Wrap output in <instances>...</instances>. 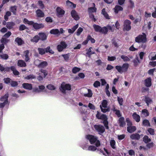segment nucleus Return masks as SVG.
<instances>
[{"mask_svg": "<svg viewBox=\"0 0 156 156\" xmlns=\"http://www.w3.org/2000/svg\"><path fill=\"white\" fill-rule=\"evenodd\" d=\"M9 69L10 68L8 67L5 68L2 65L0 64V70L2 72L4 71L5 70H7V69L9 70Z\"/></svg>", "mask_w": 156, "mask_h": 156, "instance_id": "57", "label": "nucleus"}, {"mask_svg": "<svg viewBox=\"0 0 156 156\" xmlns=\"http://www.w3.org/2000/svg\"><path fill=\"white\" fill-rule=\"evenodd\" d=\"M94 128L99 134L102 133L105 131L104 127L101 125H95L94 126Z\"/></svg>", "mask_w": 156, "mask_h": 156, "instance_id": "10", "label": "nucleus"}, {"mask_svg": "<svg viewBox=\"0 0 156 156\" xmlns=\"http://www.w3.org/2000/svg\"><path fill=\"white\" fill-rule=\"evenodd\" d=\"M135 41L138 43H144L147 41L146 36L144 33H143L142 34L139 35L135 38Z\"/></svg>", "mask_w": 156, "mask_h": 156, "instance_id": "4", "label": "nucleus"}, {"mask_svg": "<svg viewBox=\"0 0 156 156\" xmlns=\"http://www.w3.org/2000/svg\"><path fill=\"white\" fill-rule=\"evenodd\" d=\"M3 80L4 82L6 84H8L11 82L10 79L9 78H5Z\"/></svg>", "mask_w": 156, "mask_h": 156, "instance_id": "63", "label": "nucleus"}, {"mask_svg": "<svg viewBox=\"0 0 156 156\" xmlns=\"http://www.w3.org/2000/svg\"><path fill=\"white\" fill-rule=\"evenodd\" d=\"M129 66V64L126 63L123 64L122 66H116L115 68L119 73H122L126 72Z\"/></svg>", "mask_w": 156, "mask_h": 156, "instance_id": "5", "label": "nucleus"}, {"mask_svg": "<svg viewBox=\"0 0 156 156\" xmlns=\"http://www.w3.org/2000/svg\"><path fill=\"white\" fill-rule=\"evenodd\" d=\"M47 88L49 90H54L56 89V87L54 85L50 84L46 86Z\"/></svg>", "mask_w": 156, "mask_h": 156, "instance_id": "29", "label": "nucleus"}, {"mask_svg": "<svg viewBox=\"0 0 156 156\" xmlns=\"http://www.w3.org/2000/svg\"><path fill=\"white\" fill-rule=\"evenodd\" d=\"M108 31V28L107 27H105L102 28L101 27V30L100 33H101L105 34L107 33Z\"/></svg>", "mask_w": 156, "mask_h": 156, "instance_id": "39", "label": "nucleus"}, {"mask_svg": "<svg viewBox=\"0 0 156 156\" xmlns=\"http://www.w3.org/2000/svg\"><path fill=\"white\" fill-rule=\"evenodd\" d=\"M67 46V44L65 42L62 41L60 44L57 46V49L59 51H62Z\"/></svg>", "mask_w": 156, "mask_h": 156, "instance_id": "13", "label": "nucleus"}, {"mask_svg": "<svg viewBox=\"0 0 156 156\" xmlns=\"http://www.w3.org/2000/svg\"><path fill=\"white\" fill-rule=\"evenodd\" d=\"M155 52H151L150 53L148 56L149 59L151 60H156V54Z\"/></svg>", "mask_w": 156, "mask_h": 156, "instance_id": "22", "label": "nucleus"}, {"mask_svg": "<svg viewBox=\"0 0 156 156\" xmlns=\"http://www.w3.org/2000/svg\"><path fill=\"white\" fill-rule=\"evenodd\" d=\"M102 13L106 19H110V17L105 10H102Z\"/></svg>", "mask_w": 156, "mask_h": 156, "instance_id": "45", "label": "nucleus"}, {"mask_svg": "<svg viewBox=\"0 0 156 156\" xmlns=\"http://www.w3.org/2000/svg\"><path fill=\"white\" fill-rule=\"evenodd\" d=\"M96 117L98 119H101L103 121V123L106 129H108L109 128L108 126V122L106 116L104 114H101L98 111H97Z\"/></svg>", "mask_w": 156, "mask_h": 156, "instance_id": "1", "label": "nucleus"}, {"mask_svg": "<svg viewBox=\"0 0 156 156\" xmlns=\"http://www.w3.org/2000/svg\"><path fill=\"white\" fill-rule=\"evenodd\" d=\"M96 146H94L93 145H90L88 147L87 150L91 151H95L96 150L97 148Z\"/></svg>", "mask_w": 156, "mask_h": 156, "instance_id": "40", "label": "nucleus"}, {"mask_svg": "<svg viewBox=\"0 0 156 156\" xmlns=\"http://www.w3.org/2000/svg\"><path fill=\"white\" fill-rule=\"evenodd\" d=\"M18 66L23 67H25L26 64L24 61L22 60H19L18 62Z\"/></svg>", "mask_w": 156, "mask_h": 156, "instance_id": "25", "label": "nucleus"}, {"mask_svg": "<svg viewBox=\"0 0 156 156\" xmlns=\"http://www.w3.org/2000/svg\"><path fill=\"white\" fill-rule=\"evenodd\" d=\"M22 86L24 89L30 90L32 89V86L31 84L28 83H25L22 84Z\"/></svg>", "mask_w": 156, "mask_h": 156, "instance_id": "15", "label": "nucleus"}, {"mask_svg": "<svg viewBox=\"0 0 156 156\" xmlns=\"http://www.w3.org/2000/svg\"><path fill=\"white\" fill-rule=\"evenodd\" d=\"M118 122L120 126L121 127H123L126 125L124 118L123 117H120L118 121Z\"/></svg>", "mask_w": 156, "mask_h": 156, "instance_id": "16", "label": "nucleus"}, {"mask_svg": "<svg viewBox=\"0 0 156 156\" xmlns=\"http://www.w3.org/2000/svg\"><path fill=\"white\" fill-rule=\"evenodd\" d=\"M10 84L12 87H15L18 85V83L15 81H11L10 82Z\"/></svg>", "mask_w": 156, "mask_h": 156, "instance_id": "56", "label": "nucleus"}, {"mask_svg": "<svg viewBox=\"0 0 156 156\" xmlns=\"http://www.w3.org/2000/svg\"><path fill=\"white\" fill-rule=\"evenodd\" d=\"M83 30V29L81 27H79L78 29L77 30V32H76V35L77 36H79L81 33L82 32Z\"/></svg>", "mask_w": 156, "mask_h": 156, "instance_id": "52", "label": "nucleus"}, {"mask_svg": "<svg viewBox=\"0 0 156 156\" xmlns=\"http://www.w3.org/2000/svg\"><path fill=\"white\" fill-rule=\"evenodd\" d=\"M80 70V69L77 67H75L72 69V72L74 73H76L79 72Z\"/></svg>", "mask_w": 156, "mask_h": 156, "instance_id": "50", "label": "nucleus"}, {"mask_svg": "<svg viewBox=\"0 0 156 156\" xmlns=\"http://www.w3.org/2000/svg\"><path fill=\"white\" fill-rule=\"evenodd\" d=\"M145 101L147 105H148L149 104H151L152 102L151 99L149 98H146Z\"/></svg>", "mask_w": 156, "mask_h": 156, "instance_id": "54", "label": "nucleus"}, {"mask_svg": "<svg viewBox=\"0 0 156 156\" xmlns=\"http://www.w3.org/2000/svg\"><path fill=\"white\" fill-rule=\"evenodd\" d=\"M1 42L3 44H6V43L8 42L9 41V40L5 38L4 37H2L1 39Z\"/></svg>", "mask_w": 156, "mask_h": 156, "instance_id": "48", "label": "nucleus"}, {"mask_svg": "<svg viewBox=\"0 0 156 156\" xmlns=\"http://www.w3.org/2000/svg\"><path fill=\"white\" fill-rule=\"evenodd\" d=\"M131 22L129 20H125L124 23L123 30L127 31L129 30L131 28L130 26Z\"/></svg>", "mask_w": 156, "mask_h": 156, "instance_id": "8", "label": "nucleus"}, {"mask_svg": "<svg viewBox=\"0 0 156 156\" xmlns=\"http://www.w3.org/2000/svg\"><path fill=\"white\" fill-rule=\"evenodd\" d=\"M147 131L151 135H154V130L151 128H148Z\"/></svg>", "mask_w": 156, "mask_h": 156, "instance_id": "55", "label": "nucleus"}, {"mask_svg": "<svg viewBox=\"0 0 156 156\" xmlns=\"http://www.w3.org/2000/svg\"><path fill=\"white\" fill-rule=\"evenodd\" d=\"M110 145L111 147L114 149L116 148L115 141L114 140H111L110 141Z\"/></svg>", "mask_w": 156, "mask_h": 156, "instance_id": "37", "label": "nucleus"}, {"mask_svg": "<svg viewBox=\"0 0 156 156\" xmlns=\"http://www.w3.org/2000/svg\"><path fill=\"white\" fill-rule=\"evenodd\" d=\"M48 65V63L46 61H41L39 67L40 68H44Z\"/></svg>", "mask_w": 156, "mask_h": 156, "instance_id": "32", "label": "nucleus"}, {"mask_svg": "<svg viewBox=\"0 0 156 156\" xmlns=\"http://www.w3.org/2000/svg\"><path fill=\"white\" fill-rule=\"evenodd\" d=\"M121 58L124 61L127 62L129 61L130 59L127 56L122 55L121 56Z\"/></svg>", "mask_w": 156, "mask_h": 156, "instance_id": "51", "label": "nucleus"}, {"mask_svg": "<svg viewBox=\"0 0 156 156\" xmlns=\"http://www.w3.org/2000/svg\"><path fill=\"white\" fill-rule=\"evenodd\" d=\"M59 32V31L57 29H53L51 30L50 31V33L53 34H58Z\"/></svg>", "mask_w": 156, "mask_h": 156, "instance_id": "43", "label": "nucleus"}, {"mask_svg": "<svg viewBox=\"0 0 156 156\" xmlns=\"http://www.w3.org/2000/svg\"><path fill=\"white\" fill-rule=\"evenodd\" d=\"M142 115L144 116H147L149 115V113L148 112V111L146 109H144L142 110Z\"/></svg>", "mask_w": 156, "mask_h": 156, "instance_id": "42", "label": "nucleus"}, {"mask_svg": "<svg viewBox=\"0 0 156 156\" xmlns=\"http://www.w3.org/2000/svg\"><path fill=\"white\" fill-rule=\"evenodd\" d=\"M102 105H100V107L101 108V111L103 112H105L108 111V108H105L107 107V102L106 100H104L102 103Z\"/></svg>", "mask_w": 156, "mask_h": 156, "instance_id": "11", "label": "nucleus"}, {"mask_svg": "<svg viewBox=\"0 0 156 156\" xmlns=\"http://www.w3.org/2000/svg\"><path fill=\"white\" fill-rule=\"evenodd\" d=\"M86 138L89 140L91 144H93L95 143L97 147H98L100 145V141L98 140V138L96 136L89 135L86 136Z\"/></svg>", "mask_w": 156, "mask_h": 156, "instance_id": "3", "label": "nucleus"}, {"mask_svg": "<svg viewBox=\"0 0 156 156\" xmlns=\"http://www.w3.org/2000/svg\"><path fill=\"white\" fill-rule=\"evenodd\" d=\"M87 90L88 93L84 94V96L85 97L88 98L91 97L93 95V93L92 90L90 89H88Z\"/></svg>", "mask_w": 156, "mask_h": 156, "instance_id": "24", "label": "nucleus"}, {"mask_svg": "<svg viewBox=\"0 0 156 156\" xmlns=\"http://www.w3.org/2000/svg\"><path fill=\"white\" fill-rule=\"evenodd\" d=\"M8 95L6 94L3 96L1 99V101L3 102L0 104V108H3L5 105L8 103Z\"/></svg>", "mask_w": 156, "mask_h": 156, "instance_id": "7", "label": "nucleus"}, {"mask_svg": "<svg viewBox=\"0 0 156 156\" xmlns=\"http://www.w3.org/2000/svg\"><path fill=\"white\" fill-rule=\"evenodd\" d=\"M117 100L120 105H122V102H123V98H120L118 97H117Z\"/></svg>", "mask_w": 156, "mask_h": 156, "instance_id": "59", "label": "nucleus"}, {"mask_svg": "<svg viewBox=\"0 0 156 156\" xmlns=\"http://www.w3.org/2000/svg\"><path fill=\"white\" fill-rule=\"evenodd\" d=\"M71 14L72 17L76 20H79L80 17L78 13L75 10H72Z\"/></svg>", "mask_w": 156, "mask_h": 156, "instance_id": "14", "label": "nucleus"}, {"mask_svg": "<svg viewBox=\"0 0 156 156\" xmlns=\"http://www.w3.org/2000/svg\"><path fill=\"white\" fill-rule=\"evenodd\" d=\"M39 39L42 41H44L46 39L47 36L44 33H39L38 34Z\"/></svg>", "mask_w": 156, "mask_h": 156, "instance_id": "26", "label": "nucleus"}, {"mask_svg": "<svg viewBox=\"0 0 156 156\" xmlns=\"http://www.w3.org/2000/svg\"><path fill=\"white\" fill-rule=\"evenodd\" d=\"M11 69L13 72V74L16 76L18 75L19 73V72L16 69V68L14 66H12L10 68Z\"/></svg>", "mask_w": 156, "mask_h": 156, "instance_id": "27", "label": "nucleus"}, {"mask_svg": "<svg viewBox=\"0 0 156 156\" xmlns=\"http://www.w3.org/2000/svg\"><path fill=\"white\" fill-rule=\"evenodd\" d=\"M38 50L39 53L41 55H43L45 52V49L41 48H38Z\"/></svg>", "mask_w": 156, "mask_h": 156, "instance_id": "47", "label": "nucleus"}, {"mask_svg": "<svg viewBox=\"0 0 156 156\" xmlns=\"http://www.w3.org/2000/svg\"><path fill=\"white\" fill-rule=\"evenodd\" d=\"M79 25L78 24H76L74 26L72 29H69L68 30L69 33L73 34L75 31V30L78 28Z\"/></svg>", "mask_w": 156, "mask_h": 156, "instance_id": "21", "label": "nucleus"}, {"mask_svg": "<svg viewBox=\"0 0 156 156\" xmlns=\"http://www.w3.org/2000/svg\"><path fill=\"white\" fill-rule=\"evenodd\" d=\"M36 78L35 76L33 74L29 75L24 77L25 79H27V80L33 79H34Z\"/></svg>", "mask_w": 156, "mask_h": 156, "instance_id": "41", "label": "nucleus"}, {"mask_svg": "<svg viewBox=\"0 0 156 156\" xmlns=\"http://www.w3.org/2000/svg\"><path fill=\"white\" fill-rule=\"evenodd\" d=\"M16 42L19 45H21L23 43V41L21 38L17 37L15 40Z\"/></svg>", "mask_w": 156, "mask_h": 156, "instance_id": "33", "label": "nucleus"}, {"mask_svg": "<svg viewBox=\"0 0 156 156\" xmlns=\"http://www.w3.org/2000/svg\"><path fill=\"white\" fill-rule=\"evenodd\" d=\"M130 137L133 140H139L140 138V136L138 134L135 133L131 135Z\"/></svg>", "mask_w": 156, "mask_h": 156, "instance_id": "23", "label": "nucleus"}, {"mask_svg": "<svg viewBox=\"0 0 156 156\" xmlns=\"http://www.w3.org/2000/svg\"><path fill=\"white\" fill-rule=\"evenodd\" d=\"M100 151L103 154V155L105 156H110L111 155V154L108 153L107 150L105 148L103 150L100 149Z\"/></svg>", "mask_w": 156, "mask_h": 156, "instance_id": "28", "label": "nucleus"}, {"mask_svg": "<svg viewBox=\"0 0 156 156\" xmlns=\"http://www.w3.org/2000/svg\"><path fill=\"white\" fill-rule=\"evenodd\" d=\"M116 58L115 56H108V60L109 61H113L116 59Z\"/></svg>", "mask_w": 156, "mask_h": 156, "instance_id": "64", "label": "nucleus"}, {"mask_svg": "<svg viewBox=\"0 0 156 156\" xmlns=\"http://www.w3.org/2000/svg\"><path fill=\"white\" fill-rule=\"evenodd\" d=\"M112 44L115 47L117 48L118 47L119 45V44L117 43V41L114 40L112 41Z\"/></svg>", "mask_w": 156, "mask_h": 156, "instance_id": "62", "label": "nucleus"}, {"mask_svg": "<svg viewBox=\"0 0 156 156\" xmlns=\"http://www.w3.org/2000/svg\"><path fill=\"white\" fill-rule=\"evenodd\" d=\"M32 25L35 29H38L43 28L44 27V25L42 24H38L37 23H34V22Z\"/></svg>", "mask_w": 156, "mask_h": 156, "instance_id": "18", "label": "nucleus"}, {"mask_svg": "<svg viewBox=\"0 0 156 156\" xmlns=\"http://www.w3.org/2000/svg\"><path fill=\"white\" fill-rule=\"evenodd\" d=\"M151 141V139L149 137L145 135L143 137V141L145 143H148L150 142Z\"/></svg>", "mask_w": 156, "mask_h": 156, "instance_id": "35", "label": "nucleus"}, {"mask_svg": "<svg viewBox=\"0 0 156 156\" xmlns=\"http://www.w3.org/2000/svg\"><path fill=\"white\" fill-rule=\"evenodd\" d=\"M87 39L88 41H90L92 43H94L95 42V40L94 39L92 38L90 35H88L87 36Z\"/></svg>", "mask_w": 156, "mask_h": 156, "instance_id": "60", "label": "nucleus"}, {"mask_svg": "<svg viewBox=\"0 0 156 156\" xmlns=\"http://www.w3.org/2000/svg\"><path fill=\"white\" fill-rule=\"evenodd\" d=\"M11 15V12L9 11H8L5 16L4 18L5 21H7L8 19V17L10 16Z\"/></svg>", "mask_w": 156, "mask_h": 156, "instance_id": "53", "label": "nucleus"}, {"mask_svg": "<svg viewBox=\"0 0 156 156\" xmlns=\"http://www.w3.org/2000/svg\"><path fill=\"white\" fill-rule=\"evenodd\" d=\"M66 3L67 6L71 9H73L76 8V5L73 4V2L67 0L66 1Z\"/></svg>", "mask_w": 156, "mask_h": 156, "instance_id": "17", "label": "nucleus"}, {"mask_svg": "<svg viewBox=\"0 0 156 156\" xmlns=\"http://www.w3.org/2000/svg\"><path fill=\"white\" fill-rule=\"evenodd\" d=\"M143 124L144 126H150V124L149 121L147 119H144L143 122Z\"/></svg>", "mask_w": 156, "mask_h": 156, "instance_id": "44", "label": "nucleus"}, {"mask_svg": "<svg viewBox=\"0 0 156 156\" xmlns=\"http://www.w3.org/2000/svg\"><path fill=\"white\" fill-rule=\"evenodd\" d=\"M92 49V47H90L88 50V52L87 53V54L89 55V56H90L91 55L94 53V52L91 51V49Z\"/></svg>", "mask_w": 156, "mask_h": 156, "instance_id": "61", "label": "nucleus"}, {"mask_svg": "<svg viewBox=\"0 0 156 156\" xmlns=\"http://www.w3.org/2000/svg\"><path fill=\"white\" fill-rule=\"evenodd\" d=\"M107 27L108 28V30H109L111 32H113L114 30L115 26L114 25H113L112 26H111L110 25H108L107 26Z\"/></svg>", "mask_w": 156, "mask_h": 156, "instance_id": "49", "label": "nucleus"}, {"mask_svg": "<svg viewBox=\"0 0 156 156\" xmlns=\"http://www.w3.org/2000/svg\"><path fill=\"white\" fill-rule=\"evenodd\" d=\"M30 55L31 54L30 53L29 51L26 50L23 52L22 56L26 62H29L30 61Z\"/></svg>", "mask_w": 156, "mask_h": 156, "instance_id": "9", "label": "nucleus"}, {"mask_svg": "<svg viewBox=\"0 0 156 156\" xmlns=\"http://www.w3.org/2000/svg\"><path fill=\"white\" fill-rule=\"evenodd\" d=\"M144 83L145 86L147 87H150L151 85V79L150 78H148L144 80Z\"/></svg>", "mask_w": 156, "mask_h": 156, "instance_id": "20", "label": "nucleus"}, {"mask_svg": "<svg viewBox=\"0 0 156 156\" xmlns=\"http://www.w3.org/2000/svg\"><path fill=\"white\" fill-rule=\"evenodd\" d=\"M57 15L58 17L62 16L65 13L64 10H56Z\"/></svg>", "mask_w": 156, "mask_h": 156, "instance_id": "34", "label": "nucleus"}, {"mask_svg": "<svg viewBox=\"0 0 156 156\" xmlns=\"http://www.w3.org/2000/svg\"><path fill=\"white\" fill-rule=\"evenodd\" d=\"M23 23L25 24H27L29 25H32L33 24V21H28L27 19L24 18L23 20Z\"/></svg>", "mask_w": 156, "mask_h": 156, "instance_id": "46", "label": "nucleus"}, {"mask_svg": "<svg viewBox=\"0 0 156 156\" xmlns=\"http://www.w3.org/2000/svg\"><path fill=\"white\" fill-rule=\"evenodd\" d=\"M36 13L37 16L38 17H43L44 16V14L42 10H36Z\"/></svg>", "mask_w": 156, "mask_h": 156, "instance_id": "31", "label": "nucleus"}, {"mask_svg": "<svg viewBox=\"0 0 156 156\" xmlns=\"http://www.w3.org/2000/svg\"><path fill=\"white\" fill-rule=\"evenodd\" d=\"M45 89V87L43 85H39L38 87H36L33 88V91L36 93H39L43 92Z\"/></svg>", "mask_w": 156, "mask_h": 156, "instance_id": "12", "label": "nucleus"}, {"mask_svg": "<svg viewBox=\"0 0 156 156\" xmlns=\"http://www.w3.org/2000/svg\"><path fill=\"white\" fill-rule=\"evenodd\" d=\"M71 89V85L69 83L63 82L61 85L59 89L61 92L64 94H66L68 91H70Z\"/></svg>", "mask_w": 156, "mask_h": 156, "instance_id": "2", "label": "nucleus"}, {"mask_svg": "<svg viewBox=\"0 0 156 156\" xmlns=\"http://www.w3.org/2000/svg\"><path fill=\"white\" fill-rule=\"evenodd\" d=\"M93 86L95 87H98L100 86V83L99 81H96L94 82L93 84Z\"/></svg>", "mask_w": 156, "mask_h": 156, "instance_id": "58", "label": "nucleus"}, {"mask_svg": "<svg viewBox=\"0 0 156 156\" xmlns=\"http://www.w3.org/2000/svg\"><path fill=\"white\" fill-rule=\"evenodd\" d=\"M39 39V38L38 35H36L34 37L31 38V41L32 42H34L35 43L37 42Z\"/></svg>", "mask_w": 156, "mask_h": 156, "instance_id": "38", "label": "nucleus"}, {"mask_svg": "<svg viewBox=\"0 0 156 156\" xmlns=\"http://www.w3.org/2000/svg\"><path fill=\"white\" fill-rule=\"evenodd\" d=\"M15 23L13 22H9L7 23L6 27L9 29H11L14 26Z\"/></svg>", "mask_w": 156, "mask_h": 156, "instance_id": "36", "label": "nucleus"}, {"mask_svg": "<svg viewBox=\"0 0 156 156\" xmlns=\"http://www.w3.org/2000/svg\"><path fill=\"white\" fill-rule=\"evenodd\" d=\"M126 121L128 126L127 130L129 132L132 133L136 130V127L134 126H132V123L129 118H126Z\"/></svg>", "mask_w": 156, "mask_h": 156, "instance_id": "6", "label": "nucleus"}, {"mask_svg": "<svg viewBox=\"0 0 156 156\" xmlns=\"http://www.w3.org/2000/svg\"><path fill=\"white\" fill-rule=\"evenodd\" d=\"M93 27L95 31L100 32L101 30V27L100 26L98 25L94 24L93 25Z\"/></svg>", "mask_w": 156, "mask_h": 156, "instance_id": "30", "label": "nucleus"}, {"mask_svg": "<svg viewBox=\"0 0 156 156\" xmlns=\"http://www.w3.org/2000/svg\"><path fill=\"white\" fill-rule=\"evenodd\" d=\"M132 117L136 122H140V117L139 115L137 114L136 113L134 112L133 113L132 115Z\"/></svg>", "mask_w": 156, "mask_h": 156, "instance_id": "19", "label": "nucleus"}]
</instances>
